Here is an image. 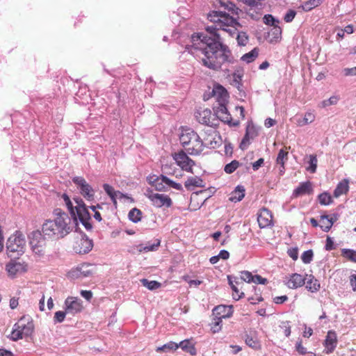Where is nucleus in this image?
<instances>
[{
    "label": "nucleus",
    "mask_w": 356,
    "mask_h": 356,
    "mask_svg": "<svg viewBox=\"0 0 356 356\" xmlns=\"http://www.w3.org/2000/svg\"><path fill=\"white\" fill-rule=\"evenodd\" d=\"M208 19L214 23L206 28L211 35L207 36L203 33H195L191 37V48H188L191 54L200 51L203 54L202 64L211 70L218 71L226 63H233L234 58L227 46L222 44L219 30L227 32L233 35L236 27L240 24L233 17L222 11H213L208 15Z\"/></svg>",
    "instance_id": "f257e3e1"
},
{
    "label": "nucleus",
    "mask_w": 356,
    "mask_h": 356,
    "mask_svg": "<svg viewBox=\"0 0 356 356\" xmlns=\"http://www.w3.org/2000/svg\"><path fill=\"white\" fill-rule=\"evenodd\" d=\"M53 214L54 218L44 221L42 232L49 238H62L72 231V219L60 209H54Z\"/></svg>",
    "instance_id": "f03ea898"
},
{
    "label": "nucleus",
    "mask_w": 356,
    "mask_h": 356,
    "mask_svg": "<svg viewBox=\"0 0 356 356\" xmlns=\"http://www.w3.org/2000/svg\"><path fill=\"white\" fill-rule=\"evenodd\" d=\"M179 140L186 152L191 155H198L204 149V142L200 136L191 129H184Z\"/></svg>",
    "instance_id": "7ed1b4c3"
},
{
    "label": "nucleus",
    "mask_w": 356,
    "mask_h": 356,
    "mask_svg": "<svg viewBox=\"0 0 356 356\" xmlns=\"http://www.w3.org/2000/svg\"><path fill=\"white\" fill-rule=\"evenodd\" d=\"M26 246V239L24 234L17 231L11 235L6 243L7 254L10 257H17L22 254Z\"/></svg>",
    "instance_id": "20e7f679"
},
{
    "label": "nucleus",
    "mask_w": 356,
    "mask_h": 356,
    "mask_svg": "<svg viewBox=\"0 0 356 356\" xmlns=\"http://www.w3.org/2000/svg\"><path fill=\"white\" fill-rule=\"evenodd\" d=\"M29 243L33 253L38 256L42 257L45 253L46 240L42 236V233L38 231H33L29 236Z\"/></svg>",
    "instance_id": "39448f33"
},
{
    "label": "nucleus",
    "mask_w": 356,
    "mask_h": 356,
    "mask_svg": "<svg viewBox=\"0 0 356 356\" xmlns=\"http://www.w3.org/2000/svg\"><path fill=\"white\" fill-rule=\"evenodd\" d=\"M73 182L79 189L81 194L88 200H92L95 196V191L92 186L88 184L86 179L82 177H75L72 179Z\"/></svg>",
    "instance_id": "423d86ee"
},
{
    "label": "nucleus",
    "mask_w": 356,
    "mask_h": 356,
    "mask_svg": "<svg viewBox=\"0 0 356 356\" xmlns=\"http://www.w3.org/2000/svg\"><path fill=\"white\" fill-rule=\"evenodd\" d=\"M93 248L92 240L90 239L86 234L81 236L80 238L76 239L73 250L77 254H87L92 250Z\"/></svg>",
    "instance_id": "0eeeda50"
},
{
    "label": "nucleus",
    "mask_w": 356,
    "mask_h": 356,
    "mask_svg": "<svg viewBox=\"0 0 356 356\" xmlns=\"http://www.w3.org/2000/svg\"><path fill=\"white\" fill-rule=\"evenodd\" d=\"M145 195L150 200L152 204L156 207H171L172 202L171 198L165 194L155 193L152 191H147Z\"/></svg>",
    "instance_id": "6e6552de"
},
{
    "label": "nucleus",
    "mask_w": 356,
    "mask_h": 356,
    "mask_svg": "<svg viewBox=\"0 0 356 356\" xmlns=\"http://www.w3.org/2000/svg\"><path fill=\"white\" fill-rule=\"evenodd\" d=\"M173 159L183 170L186 172H192V168L195 165V162L190 159L186 152L181 150L173 154Z\"/></svg>",
    "instance_id": "1a4fd4ad"
},
{
    "label": "nucleus",
    "mask_w": 356,
    "mask_h": 356,
    "mask_svg": "<svg viewBox=\"0 0 356 356\" xmlns=\"http://www.w3.org/2000/svg\"><path fill=\"white\" fill-rule=\"evenodd\" d=\"M226 104L227 103H220L217 104V105L214 106L213 109L215 112V115L220 120L225 123H227L233 126L238 125L239 122L238 121L232 123V116L230 113L228 112Z\"/></svg>",
    "instance_id": "9d476101"
},
{
    "label": "nucleus",
    "mask_w": 356,
    "mask_h": 356,
    "mask_svg": "<svg viewBox=\"0 0 356 356\" xmlns=\"http://www.w3.org/2000/svg\"><path fill=\"white\" fill-rule=\"evenodd\" d=\"M82 301L76 297H68L65 300V311L67 314H76L83 309Z\"/></svg>",
    "instance_id": "9b49d317"
},
{
    "label": "nucleus",
    "mask_w": 356,
    "mask_h": 356,
    "mask_svg": "<svg viewBox=\"0 0 356 356\" xmlns=\"http://www.w3.org/2000/svg\"><path fill=\"white\" fill-rule=\"evenodd\" d=\"M24 337L30 336L33 332L34 325L29 317L22 316L19 321L15 324Z\"/></svg>",
    "instance_id": "f8f14e48"
},
{
    "label": "nucleus",
    "mask_w": 356,
    "mask_h": 356,
    "mask_svg": "<svg viewBox=\"0 0 356 356\" xmlns=\"http://www.w3.org/2000/svg\"><path fill=\"white\" fill-rule=\"evenodd\" d=\"M195 118L197 120L202 124L210 127L214 125L212 120H213V115L211 111L209 108H200L195 112Z\"/></svg>",
    "instance_id": "ddd939ff"
},
{
    "label": "nucleus",
    "mask_w": 356,
    "mask_h": 356,
    "mask_svg": "<svg viewBox=\"0 0 356 356\" xmlns=\"http://www.w3.org/2000/svg\"><path fill=\"white\" fill-rule=\"evenodd\" d=\"M257 222L261 229L273 225V215L270 211L266 208H262L258 214Z\"/></svg>",
    "instance_id": "4468645a"
},
{
    "label": "nucleus",
    "mask_w": 356,
    "mask_h": 356,
    "mask_svg": "<svg viewBox=\"0 0 356 356\" xmlns=\"http://www.w3.org/2000/svg\"><path fill=\"white\" fill-rule=\"evenodd\" d=\"M74 200L76 204L74 207L75 216L73 217L74 219L76 220V216H77L79 220H90V215L83 201L81 199H74Z\"/></svg>",
    "instance_id": "2eb2a0df"
},
{
    "label": "nucleus",
    "mask_w": 356,
    "mask_h": 356,
    "mask_svg": "<svg viewBox=\"0 0 356 356\" xmlns=\"http://www.w3.org/2000/svg\"><path fill=\"white\" fill-rule=\"evenodd\" d=\"M338 343L337 333L333 330H329L324 341V346L326 353H332Z\"/></svg>",
    "instance_id": "dca6fc26"
},
{
    "label": "nucleus",
    "mask_w": 356,
    "mask_h": 356,
    "mask_svg": "<svg viewBox=\"0 0 356 356\" xmlns=\"http://www.w3.org/2000/svg\"><path fill=\"white\" fill-rule=\"evenodd\" d=\"M156 183V188L158 191H161L163 188V186L162 185V183H165L170 188H175L178 191H182L183 187L181 184L179 183H176L174 181L170 179L168 177L161 175L160 177H157V179L155 180Z\"/></svg>",
    "instance_id": "f3484780"
},
{
    "label": "nucleus",
    "mask_w": 356,
    "mask_h": 356,
    "mask_svg": "<svg viewBox=\"0 0 356 356\" xmlns=\"http://www.w3.org/2000/svg\"><path fill=\"white\" fill-rule=\"evenodd\" d=\"M92 266L90 264H82L78 266L75 270L71 272L73 277L83 278L90 276L92 274Z\"/></svg>",
    "instance_id": "a211bd4d"
},
{
    "label": "nucleus",
    "mask_w": 356,
    "mask_h": 356,
    "mask_svg": "<svg viewBox=\"0 0 356 356\" xmlns=\"http://www.w3.org/2000/svg\"><path fill=\"white\" fill-rule=\"evenodd\" d=\"M204 147L209 148H216L220 145V136L218 133L213 129L209 130L208 136L204 138Z\"/></svg>",
    "instance_id": "6ab92c4d"
},
{
    "label": "nucleus",
    "mask_w": 356,
    "mask_h": 356,
    "mask_svg": "<svg viewBox=\"0 0 356 356\" xmlns=\"http://www.w3.org/2000/svg\"><path fill=\"white\" fill-rule=\"evenodd\" d=\"M258 135L256 128L253 125L248 124L246 128L245 134L241 142L240 148L245 149L250 145V140L254 139Z\"/></svg>",
    "instance_id": "aec40b11"
},
{
    "label": "nucleus",
    "mask_w": 356,
    "mask_h": 356,
    "mask_svg": "<svg viewBox=\"0 0 356 356\" xmlns=\"http://www.w3.org/2000/svg\"><path fill=\"white\" fill-rule=\"evenodd\" d=\"M232 306L218 305L213 310V315L220 317L221 318H227L232 316Z\"/></svg>",
    "instance_id": "412c9836"
},
{
    "label": "nucleus",
    "mask_w": 356,
    "mask_h": 356,
    "mask_svg": "<svg viewBox=\"0 0 356 356\" xmlns=\"http://www.w3.org/2000/svg\"><path fill=\"white\" fill-rule=\"evenodd\" d=\"M213 96L216 99L217 104L227 103L228 94L224 87L220 85L216 86L212 90Z\"/></svg>",
    "instance_id": "4be33fe9"
},
{
    "label": "nucleus",
    "mask_w": 356,
    "mask_h": 356,
    "mask_svg": "<svg viewBox=\"0 0 356 356\" xmlns=\"http://www.w3.org/2000/svg\"><path fill=\"white\" fill-rule=\"evenodd\" d=\"M305 279L302 275L298 273H293L287 281L286 285L290 289H297L305 284Z\"/></svg>",
    "instance_id": "5701e85b"
},
{
    "label": "nucleus",
    "mask_w": 356,
    "mask_h": 356,
    "mask_svg": "<svg viewBox=\"0 0 356 356\" xmlns=\"http://www.w3.org/2000/svg\"><path fill=\"white\" fill-rule=\"evenodd\" d=\"M312 192V183L310 181H305L300 184L293 191V195L294 197H298L306 194H311Z\"/></svg>",
    "instance_id": "b1692460"
},
{
    "label": "nucleus",
    "mask_w": 356,
    "mask_h": 356,
    "mask_svg": "<svg viewBox=\"0 0 356 356\" xmlns=\"http://www.w3.org/2000/svg\"><path fill=\"white\" fill-rule=\"evenodd\" d=\"M305 284L308 291L312 293L318 291L320 289V283L317 279H316L312 275H307Z\"/></svg>",
    "instance_id": "393cba45"
},
{
    "label": "nucleus",
    "mask_w": 356,
    "mask_h": 356,
    "mask_svg": "<svg viewBox=\"0 0 356 356\" xmlns=\"http://www.w3.org/2000/svg\"><path fill=\"white\" fill-rule=\"evenodd\" d=\"M184 186L188 190H193L194 187H204L203 180L197 176L189 177L185 181Z\"/></svg>",
    "instance_id": "a878e982"
},
{
    "label": "nucleus",
    "mask_w": 356,
    "mask_h": 356,
    "mask_svg": "<svg viewBox=\"0 0 356 356\" xmlns=\"http://www.w3.org/2000/svg\"><path fill=\"white\" fill-rule=\"evenodd\" d=\"M348 184L349 181L347 179H344L340 181L334 191V196L338 197L341 195L346 194L349 189Z\"/></svg>",
    "instance_id": "bb28decb"
},
{
    "label": "nucleus",
    "mask_w": 356,
    "mask_h": 356,
    "mask_svg": "<svg viewBox=\"0 0 356 356\" xmlns=\"http://www.w3.org/2000/svg\"><path fill=\"white\" fill-rule=\"evenodd\" d=\"M245 188L243 186H238L232 193L229 200L234 202L241 201L245 196Z\"/></svg>",
    "instance_id": "cd10ccee"
},
{
    "label": "nucleus",
    "mask_w": 356,
    "mask_h": 356,
    "mask_svg": "<svg viewBox=\"0 0 356 356\" xmlns=\"http://www.w3.org/2000/svg\"><path fill=\"white\" fill-rule=\"evenodd\" d=\"M22 268V264L17 262H10L6 266V270L8 275L13 277H15Z\"/></svg>",
    "instance_id": "c85d7f7f"
},
{
    "label": "nucleus",
    "mask_w": 356,
    "mask_h": 356,
    "mask_svg": "<svg viewBox=\"0 0 356 356\" xmlns=\"http://www.w3.org/2000/svg\"><path fill=\"white\" fill-rule=\"evenodd\" d=\"M178 346L183 350L189 353L191 355H195V353H196L195 348L189 340H187V339L184 340V341H181L178 344Z\"/></svg>",
    "instance_id": "c756f323"
},
{
    "label": "nucleus",
    "mask_w": 356,
    "mask_h": 356,
    "mask_svg": "<svg viewBox=\"0 0 356 356\" xmlns=\"http://www.w3.org/2000/svg\"><path fill=\"white\" fill-rule=\"evenodd\" d=\"M245 343L254 350H259L261 348V343L255 337L247 335L245 337Z\"/></svg>",
    "instance_id": "7c9ffc66"
},
{
    "label": "nucleus",
    "mask_w": 356,
    "mask_h": 356,
    "mask_svg": "<svg viewBox=\"0 0 356 356\" xmlns=\"http://www.w3.org/2000/svg\"><path fill=\"white\" fill-rule=\"evenodd\" d=\"M259 55V50L257 48L253 49L250 52L245 54L242 57L241 60L247 63H250L254 61Z\"/></svg>",
    "instance_id": "2f4dec72"
},
{
    "label": "nucleus",
    "mask_w": 356,
    "mask_h": 356,
    "mask_svg": "<svg viewBox=\"0 0 356 356\" xmlns=\"http://www.w3.org/2000/svg\"><path fill=\"white\" fill-rule=\"evenodd\" d=\"M161 241L159 239H156L154 243H150L148 242L145 246L140 245L139 247V251L142 252H150L156 250L160 246Z\"/></svg>",
    "instance_id": "473e14b6"
},
{
    "label": "nucleus",
    "mask_w": 356,
    "mask_h": 356,
    "mask_svg": "<svg viewBox=\"0 0 356 356\" xmlns=\"http://www.w3.org/2000/svg\"><path fill=\"white\" fill-rule=\"evenodd\" d=\"M142 284L147 287L149 290L153 291L161 287V284L155 280H148L147 279L143 278L140 280Z\"/></svg>",
    "instance_id": "72a5a7b5"
},
{
    "label": "nucleus",
    "mask_w": 356,
    "mask_h": 356,
    "mask_svg": "<svg viewBox=\"0 0 356 356\" xmlns=\"http://www.w3.org/2000/svg\"><path fill=\"white\" fill-rule=\"evenodd\" d=\"M320 227L324 231L327 232L332 227V221H329V216L322 215L320 219Z\"/></svg>",
    "instance_id": "f704fd0d"
},
{
    "label": "nucleus",
    "mask_w": 356,
    "mask_h": 356,
    "mask_svg": "<svg viewBox=\"0 0 356 356\" xmlns=\"http://www.w3.org/2000/svg\"><path fill=\"white\" fill-rule=\"evenodd\" d=\"M321 3L322 0H308L302 5V8L305 11L307 12L316 7H318L321 4Z\"/></svg>",
    "instance_id": "c9c22d12"
},
{
    "label": "nucleus",
    "mask_w": 356,
    "mask_h": 356,
    "mask_svg": "<svg viewBox=\"0 0 356 356\" xmlns=\"http://www.w3.org/2000/svg\"><path fill=\"white\" fill-rule=\"evenodd\" d=\"M179 348V346L177 343L173 341H170L162 346L157 347L156 350V352L163 351L168 352L170 350H176Z\"/></svg>",
    "instance_id": "e433bc0d"
},
{
    "label": "nucleus",
    "mask_w": 356,
    "mask_h": 356,
    "mask_svg": "<svg viewBox=\"0 0 356 356\" xmlns=\"http://www.w3.org/2000/svg\"><path fill=\"white\" fill-rule=\"evenodd\" d=\"M129 218L134 222H138L141 220L142 212L137 208L132 209L129 212Z\"/></svg>",
    "instance_id": "4c0bfd02"
},
{
    "label": "nucleus",
    "mask_w": 356,
    "mask_h": 356,
    "mask_svg": "<svg viewBox=\"0 0 356 356\" xmlns=\"http://www.w3.org/2000/svg\"><path fill=\"white\" fill-rule=\"evenodd\" d=\"M241 26L240 25L239 27ZM238 26L236 27V29ZM237 31V30L236 31ZM235 34L237 35L236 40L238 45L240 46H245L248 43V36L245 32L241 31V32H236L232 36H234Z\"/></svg>",
    "instance_id": "58836bf2"
},
{
    "label": "nucleus",
    "mask_w": 356,
    "mask_h": 356,
    "mask_svg": "<svg viewBox=\"0 0 356 356\" xmlns=\"http://www.w3.org/2000/svg\"><path fill=\"white\" fill-rule=\"evenodd\" d=\"M288 152L284 150V149H281L279 151V153L277 156L276 162L277 164L283 167V165L285 164V161L288 159Z\"/></svg>",
    "instance_id": "ea45409f"
},
{
    "label": "nucleus",
    "mask_w": 356,
    "mask_h": 356,
    "mask_svg": "<svg viewBox=\"0 0 356 356\" xmlns=\"http://www.w3.org/2000/svg\"><path fill=\"white\" fill-rule=\"evenodd\" d=\"M222 318L220 317L216 316L213 318V321L211 323V329L213 333L218 332L221 329V325L222 323Z\"/></svg>",
    "instance_id": "a19ab883"
},
{
    "label": "nucleus",
    "mask_w": 356,
    "mask_h": 356,
    "mask_svg": "<svg viewBox=\"0 0 356 356\" xmlns=\"http://www.w3.org/2000/svg\"><path fill=\"white\" fill-rule=\"evenodd\" d=\"M240 165V163L238 161L234 160L229 163L225 165L224 170L227 174H231L234 172Z\"/></svg>",
    "instance_id": "79ce46f5"
},
{
    "label": "nucleus",
    "mask_w": 356,
    "mask_h": 356,
    "mask_svg": "<svg viewBox=\"0 0 356 356\" xmlns=\"http://www.w3.org/2000/svg\"><path fill=\"white\" fill-rule=\"evenodd\" d=\"M319 202L322 205H329L332 203V197L327 193H323L318 197Z\"/></svg>",
    "instance_id": "37998d69"
},
{
    "label": "nucleus",
    "mask_w": 356,
    "mask_h": 356,
    "mask_svg": "<svg viewBox=\"0 0 356 356\" xmlns=\"http://www.w3.org/2000/svg\"><path fill=\"white\" fill-rule=\"evenodd\" d=\"M317 157L316 155H310L309 156V166L307 168L308 171H309L312 173H314L316 171L317 168Z\"/></svg>",
    "instance_id": "c03bdc74"
},
{
    "label": "nucleus",
    "mask_w": 356,
    "mask_h": 356,
    "mask_svg": "<svg viewBox=\"0 0 356 356\" xmlns=\"http://www.w3.org/2000/svg\"><path fill=\"white\" fill-rule=\"evenodd\" d=\"M61 198L63 200L66 207H67L69 211L70 212L72 216H75V211L74 209V207L69 197V196L66 193H63L61 195Z\"/></svg>",
    "instance_id": "a18cd8bd"
},
{
    "label": "nucleus",
    "mask_w": 356,
    "mask_h": 356,
    "mask_svg": "<svg viewBox=\"0 0 356 356\" xmlns=\"http://www.w3.org/2000/svg\"><path fill=\"white\" fill-rule=\"evenodd\" d=\"M269 35L273 36V39L275 40H277L281 38L282 35V29L279 26L278 24H276L273 26V28L269 31Z\"/></svg>",
    "instance_id": "49530a36"
},
{
    "label": "nucleus",
    "mask_w": 356,
    "mask_h": 356,
    "mask_svg": "<svg viewBox=\"0 0 356 356\" xmlns=\"http://www.w3.org/2000/svg\"><path fill=\"white\" fill-rule=\"evenodd\" d=\"M342 255L348 258L351 261L356 263V251L350 249H343Z\"/></svg>",
    "instance_id": "de8ad7c7"
},
{
    "label": "nucleus",
    "mask_w": 356,
    "mask_h": 356,
    "mask_svg": "<svg viewBox=\"0 0 356 356\" xmlns=\"http://www.w3.org/2000/svg\"><path fill=\"white\" fill-rule=\"evenodd\" d=\"M339 100V96L334 95L330 97L329 99L323 100L321 104L323 107H327L332 105H336Z\"/></svg>",
    "instance_id": "09e8293b"
},
{
    "label": "nucleus",
    "mask_w": 356,
    "mask_h": 356,
    "mask_svg": "<svg viewBox=\"0 0 356 356\" xmlns=\"http://www.w3.org/2000/svg\"><path fill=\"white\" fill-rule=\"evenodd\" d=\"M264 23L267 25H270L272 26L279 24L280 22L278 19H275L272 15H265L264 18Z\"/></svg>",
    "instance_id": "8fccbe9b"
},
{
    "label": "nucleus",
    "mask_w": 356,
    "mask_h": 356,
    "mask_svg": "<svg viewBox=\"0 0 356 356\" xmlns=\"http://www.w3.org/2000/svg\"><path fill=\"white\" fill-rule=\"evenodd\" d=\"M314 253L312 250L305 251L301 255V259L304 264H309L313 259Z\"/></svg>",
    "instance_id": "3c124183"
},
{
    "label": "nucleus",
    "mask_w": 356,
    "mask_h": 356,
    "mask_svg": "<svg viewBox=\"0 0 356 356\" xmlns=\"http://www.w3.org/2000/svg\"><path fill=\"white\" fill-rule=\"evenodd\" d=\"M314 120H315L314 113L311 111H307L305 113V114L304 115L302 125L309 124L313 122L314 121Z\"/></svg>",
    "instance_id": "603ef678"
},
{
    "label": "nucleus",
    "mask_w": 356,
    "mask_h": 356,
    "mask_svg": "<svg viewBox=\"0 0 356 356\" xmlns=\"http://www.w3.org/2000/svg\"><path fill=\"white\" fill-rule=\"evenodd\" d=\"M24 337V335L22 334V332L19 331V330L15 327V325H14L12 333H11V339L13 341H17L19 339H21Z\"/></svg>",
    "instance_id": "864d4df0"
},
{
    "label": "nucleus",
    "mask_w": 356,
    "mask_h": 356,
    "mask_svg": "<svg viewBox=\"0 0 356 356\" xmlns=\"http://www.w3.org/2000/svg\"><path fill=\"white\" fill-rule=\"evenodd\" d=\"M66 314H67V312L65 310V312H63V311L56 312L55 313L54 317V323H62L65 320Z\"/></svg>",
    "instance_id": "5fc2aeb1"
},
{
    "label": "nucleus",
    "mask_w": 356,
    "mask_h": 356,
    "mask_svg": "<svg viewBox=\"0 0 356 356\" xmlns=\"http://www.w3.org/2000/svg\"><path fill=\"white\" fill-rule=\"evenodd\" d=\"M221 6L224 7L225 9H227L229 11L234 12L236 9L238 8H236L235 4L229 1L228 0L227 1H220Z\"/></svg>",
    "instance_id": "6e6d98bb"
},
{
    "label": "nucleus",
    "mask_w": 356,
    "mask_h": 356,
    "mask_svg": "<svg viewBox=\"0 0 356 356\" xmlns=\"http://www.w3.org/2000/svg\"><path fill=\"white\" fill-rule=\"evenodd\" d=\"M254 276L249 271L241 272V279L246 282H253Z\"/></svg>",
    "instance_id": "4d7b16f0"
},
{
    "label": "nucleus",
    "mask_w": 356,
    "mask_h": 356,
    "mask_svg": "<svg viewBox=\"0 0 356 356\" xmlns=\"http://www.w3.org/2000/svg\"><path fill=\"white\" fill-rule=\"evenodd\" d=\"M281 329H282L284 335L288 337L291 334V326L289 325V321L282 323L280 325Z\"/></svg>",
    "instance_id": "13d9d810"
},
{
    "label": "nucleus",
    "mask_w": 356,
    "mask_h": 356,
    "mask_svg": "<svg viewBox=\"0 0 356 356\" xmlns=\"http://www.w3.org/2000/svg\"><path fill=\"white\" fill-rule=\"evenodd\" d=\"M296 15V11L293 10H289L284 15V19L286 22H291L294 19Z\"/></svg>",
    "instance_id": "bf43d9fd"
},
{
    "label": "nucleus",
    "mask_w": 356,
    "mask_h": 356,
    "mask_svg": "<svg viewBox=\"0 0 356 356\" xmlns=\"http://www.w3.org/2000/svg\"><path fill=\"white\" fill-rule=\"evenodd\" d=\"M296 349L300 355H305L307 353V348L302 346L301 340L296 342Z\"/></svg>",
    "instance_id": "052dcab7"
},
{
    "label": "nucleus",
    "mask_w": 356,
    "mask_h": 356,
    "mask_svg": "<svg viewBox=\"0 0 356 356\" xmlns=\"http://www.w3.org/2000/svg\"><path fill=\"white\" fill-rule=\"evenodd\" d=\"M103 188L108 196H112L113 194H116L114 188L108 184H104L103 185Z\"/></svg>",
    "instance_id": "680f3d73"
},
{
    "label": "nucleus",
    "mask_w": 356,
    "mask_h": 356,
    "mask_svg": "<svg viewBox=\"0 0 356 356\" xmlns=\"http://www.w3.org/2000/svg\"><path fill=\"white\" fill-rule=\"evenodd\" d=\"M289 256L293 260H296L298 257V252L297 248H291L287 251Z\"/></svg>",
    "instance_id": "e2e57ef3"
},
{
    "label": "nucleus",
    "mask_w": 356,
    "mask_h": 356,
    "mask_svg": "<svg viewBox=\"0 0 356 356\" xmlns=\"http://www.w3.org/2000/svg\"><path fill=\"white\" fill-rule=\"evenodd\" d=\"M253 282L256 284H265L267 283V280L266 278L262 277L259 275H256L254 276Z\"/></svg>",
    "instance_id": "0e129e2a"
},
{
    "label": "nucleus",
    "mask_w": 356,
    "mask_h": 356,
    "mask_svg": "<svg viewBox=\"0 0 356 356\" xmlns=\"http://www.w3.org/2000/svg\"><path fill=\"white\" fill-rule=\"evenodd\" d=\"M345 76H356V66L352 68H345L343 70Z\"/></svg>",
    "instance_id": "69168bd1"
},
{
    "label": "nucleus",
    "mask_w": 356,
    "mask_h": 356,
    "mask_svg": "<svg viewBox=\"0 0 356 356\" xmlns=\"http://www.w3.org/2000/svg\"><path fill=\"white\" fill-rule=\"evenodd\" d=\"M334 249V242L330 237H327L325 243V250H332Z\"/></svg>",
    "instance_id": "338daca9"
},
{
    "label": "nucleus",
    "mask_w": 356,
    "mask_h": 356,
    "mask_svg": "<svg viewBox=\"0 0 356 356\" xmlns=\"http://www.w3.org/2000/svg\"><path fill=\"white\" fill-rule=\"evenodd\" d=\"M350 283L353 291H356V274L350 276Z\"/></svg>",
    "instance_id": "774afa93"
}]
</instances>
